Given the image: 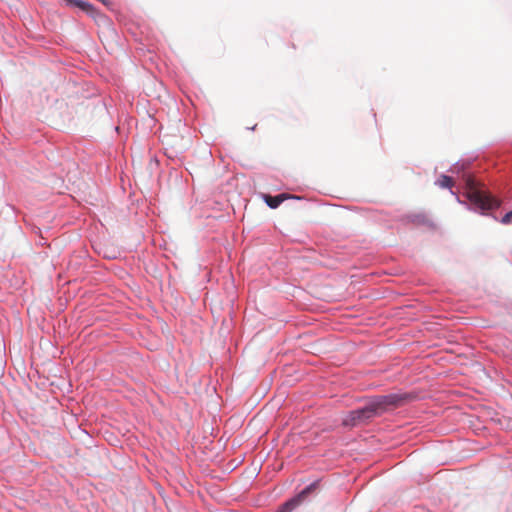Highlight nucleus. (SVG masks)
I'll list each match as a JSON object with an SVG mask.
<instances>
[{
	"label": "nucleus",
	"mask_w": 512,
	"mask_h": 512,
	"mask_svg": "<svg viewBox=\"0 0 512 512\" xmlns=\"http://www.w3.org/2000/svg\"><path fill=\"white\" fill-rule=\"evenodd\" d=\"M466 194L471 203L481 210H491L500 206V201L482 191L472 178L466 180Z\"/></svg>",
	"instance_id": "f03ea898"
},
{
	"label": "nucleus",
	"mask_w": 512,
	"mask_h": 512,
	"mask_svg": "<svg viewBox=\"0 0 512 512\" xmlns=\"http://www.w3.org/2000/svg\"><path fill=\"white\" fill-rule=\"evenodd\" d=\"M437 184L441 188H451L454 184V181L451 177L447 175H441V177L438 179Z\"/></svg>",
	"instance_id": "39448f33"
},
{
	"label": "nucleus",
	"mask_w": 512,
	"mask_h": 512,
	"mask_svg": "<svg viewBox=\"0 0 512 512\" xmlns=\"http://www.w3.org/2000/svg\"><path fill=\"white\" fill-rule=\"evenodd\" d=\"M317 483H312L302 490L297 496L285 502L279 509L278 512H291L301 502H303L307 496L316 489Z\"/></svg>",
	"instance_id": "7ed1b4c3"
},
{
	"label": "nucleus",
	"mask_w": 512,
	"mask_h": 512,
	"mask_svg": "<svg viewBox=\"0 0 512 512\" xmlns=\"http://www.w3.org/2000/svg\"><path fill=\"white\" fill-rule=\"evenodd\" d=\"M501 222L503 224H510L512 223V210L504 215Z\"/></svg>",
	"instance_id": "423d86ee"
},
{
	"label": "nucleus",
	"mask_w": 512,
	"mask_h": 512,
	"mask_svg": "<svg viewBox=\"0 0 512 512\" xmlns=\"http://www.w3.org/2000/svg\"><path fill=\"white\" fill-rule=\"evenodd\" d=\"M406 398L407 395L405 394H388L372 397L363 408L348 412L342 419V425L352 428L367 423L372 418L400 406Z\"/></svg>",
	"instance_id": "f257e3e1"
},
{
	"label": "nucleus",
	"mask_w": 512,
	"mask_h": 512,
	"mask_svg": "<svg viewBox=\"0 0 512 512\" xmlns=\"http://www.w3.org/2000/svg\"><path fill=\"white\" fill-rule=\"evenodd\" d=\"M288 198H294V196H291L286 193H282V194H279L276 196H271V195H267V194L264 195V200H265L266 204L272 209L277 208L285 199H288Z\"/></svg>",
	"instance_id": "20e7f679"
}]
</instances>
